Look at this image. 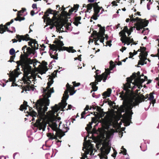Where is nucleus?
Instances as JSON below:
<instances>
[{
  "label": "nucleus",
  "instance_id": "nucleus-1",
  "mask_svg": "<svg viewBox=\"0 0 159 159\" xmlns=\"http://www.w3.org/2000/svg\"><path fill=\"white\" fill-rule=\"evenodd\" d=\"M49 100L48 98H47L44 100L43 103L44 105L39 100H38L35 104L40 118L37 120L36 122L34 124V126L37 127L39 130L42 129L43 131H44L46 127L47 123L42 119L43 116L45 115L48 108L47 106H49Z\"/></svg>",
  "mask_w": 159,
  "mask_h": 159
},
{
  "label": "nucleus",
  "instance_id": "nucleus-2",
  "mask_svg": "<svg viewBox=\"0 0 159 159\" xmlns=\"http://www.w3.org/2000/svg\"><path fill=\"white\" fill-rule=\"evenodd\" d=\"M123 105L121 106L119 109L120 110L123 112L125 111L131 112L133 114L132 109L133 107L138 105L140 102H139L137 98L136 95L130 96L128 98L124 101Z\"/></svg>",
  "mask_w": 159,
  "mask_h": 159
},
{
  "label": "nucleus",
  "instance_id": "nucleus-3",
  "mask_svg": "<svg viewBox=\"0 0 159 159\" xmlns=\"http://www.w3.org/2000/svg\"><path fill=\"white\" fill-rule=\"evenodd\" d=\"M55 120H56V119L54 118L51 117L49 120V122L48 123L49 126L51 128L52 130L56 132L55 135H54L53 133L52 134L50 133L48 134L47 135L49 138V140L57 139V137L61 139V138L65 135L61 130L58 129L57 124L54 122Z\"/></svg>",
  "mask_w": 159,
  "mask_h": 159
},
{
  "label": "nucleus",
  "instance_id": "nucleus-4",
  "mask_svg": "<svg viewBox=\"0 0 159 159\" xmlns=\"http://www.w3.org/2000/svg\"><path fill=\"white\" fill-rule=\"evenodd\" d=\"M58 12L49 8L45 12L43 18L44 20H47V21L49 25L55 24V19L57 18L56 16Z\"/></svg>",
  "mask_w": 159,
  "mask_h": 159
},
{
  "label": "nucleus",
  "instance_id": "nucleus-5",
  "mask_svg": "<svg viewBox=\"0 0 159 159\" xmlns=\"http://www.w3.org/2000/svg\"><path fill=\"white\" fill-rule=\"evenodd\" d=\"M66 87L67 89L64 91L63 97H62L63 98L65 99V100L62 103H59V104L60 105V107L62 109H64L67 104V103L66 102V100L69 97L68 94V92H69L70 94V95H73L75 92L74 87H71L68 83L66 84Z\"/></svg>",
  "mask_w": 159,
  "mask_h": 159
},
{
  "label": "nucleus",
  "instance_id": "nucleus-6",
  "mask_svg": "<svg viewBox=\"0 0 159 159\" xmlns=\"http://www.w3.org/2000/svg\"><path fill=\"white\" fill-rule=\"evenodd\" d=\"M130 21L133 23L137 21V22L134 24V28H136L137 30H140L144 27L147 26L149 23L148 21L146 20L143 21V20L137 17L135 18H134L130 19Z\"/></svg>",
  "mask_w": 159,
  "mask_h": 159
},
{
  "label": "nucleus",
  "instance_id": "nucleus-7",
  "mask_svg": "<svg viewBox=\"0 0 159 159\" xmlns=\"http://www.w3.org/2000/svg\"><path fill=\"white\" fill-rule=\"evenodd\" d=\"M111 148V147L108 142L104 143L100 148L101 153L100 155L99 154L100 159H107V155L109 153Z\"/></svg>",
  "mask_w": 159,
  "mask_h": 159
},
{
  "label": "nucleus",
  "instance_id": "nucleus-8",
  "mask_svg": "<svg viewBox=\"0 0 159 159\" xmlns=\"http://www.w3.org/2000/svg\"><path fill=\"white\" fill-rule=\"evenodd\" d=\"M16 63L17 64L16 68V70H20L19 66H21L23 70V72L24 75L25 76L28 77V75L31 73L32 71V67L29 66H28L25 65L20 61H17Z\"/></svg>",
  "mask_w": 159,
  "mask_h": 159
},
{
  "label": "nucleus",
  "instance_id": "nucleus-9",
  "mask_svg": "<svg viewBox=\"0 0 159 159\" xmlns=\"http://www.w3.org/2000/svg\"><path fill=\"white\" fill-rule=\"evenodd\" d=\"M23 53L24 54H21L20 55V60L22 61L23 64L27 65L29 66H31L30 64H32L34 63V61L33 60L29 58L30 54L25 52V51H24Z\"/></svg>",
  "mask_w": 159,
  "mask_h": 159
},
{
  "label": "nucleus",
  "instance_id": "nucleus-10",
  "mask_svg": "<svg viewBox=\"0 0 159 159\" xmlns=\"http://www.w3.org/2000/svg\"><path fill=\"white\" fill-rule=\"evenodd\" d=\"M19 37L21 38H20V39H19V42H21L22 40L27 41L29 40H31L33 41V43L34 44V48H35V49H38V47L39 45L38 44L36 40L35 39H33L29 37V35L28 34H26L24 36H20L19 35L17 36V37L18 38H19Z\"/></svg>",
  "mask_w": 159,
  "mask_h": 159
},
{
  "label": "nucleus",
  "instance_id": "nucleus-11",
  "mask_svg": "<svg viewBox=\"0 0 159 159\" xmlns=\"http://www.w3.org/2000/svg\"><path fill=\"white\" fill-rule=\"evenodd\" d=\"M59 105L60 106V105L59 104ZM51 108L52 110L49 111L47 113L48 116H49V118L48 120V122H49V120L51 117L54 118L55 119H56L55 118V116L54 115V114L55 112H57L60 108L61 109L60 106L58 107L57 104H55L54 106L52 107ZM61 109H63L62 111H63L64 110H63L64 109L61 108Z\"/></svg>",
  "mask_w": 159,
  "mask_h": 159
},
{
  "label": "nucleus",
  "instance_id": "nucleus-12",
  "mask_svg": "<svg viewBox=\"0 0 159 159\" xmlns=\"http://www.w3.org/2000/svg\"><path fill=\"white\" fill-rule=\"evenodd\" d=\"M148 55L147 52H143L140 53L139 57L140 60L139 61L138 65H140L143 66L144 64H147V61H146V60L147 59V57Z\"/></svg>",
  "mask_w": 159,
  "mask_h": 159
},
{
  "label": "nucleus",
  "instance_id": "nucleus-13",
  "mask_svg": "<svg viewBox=\"0 0 159 159\" xmlns=\"http://www.w3.org/2000/svg\"><path fill=\"white\" fill-rule=\"evenodd\" d=\"M125 111V113L123 114L125 122L127 123V125L128 126L130 125V123L129 122L131 120L132 115L133 114H132V113L130 112H129L127 111Z\"/></svg>",
  "mask_w": 159,
  "mask_h": 159
},
{
  "label": "nucleus",
  "instance_id": "nucleus-14",
  "mask_svg": "<svg viewBox=\"0 0 159 159\" xmlns=\"http://www.w3.org/2000/svg\"><path fill=\"white\" fill-rule=\"evenodd\" d=\"M73 47H70L69 48L65 47H63L59 48V51H65L66 50L69 52H72L74 53L75 52H76V51L73 49Z\"/></svg>",
  "mask_w": 159,
  "mask_h": 159
},
{
  "label": "nucleus",
  "instance_id": "nucleus-15",
  "mask_svg": "<svg viewBox=\"0 0 159 159\" xmlns=\"http://www.w3.org/2000/svg\"><path fill=\"white\" fill-rule=\"evenodd\" d=\"M3 25L2 24L0 25V34H3L4 32H5L6 31H7L8 32L11 33H13V31H11L9 30L7 27V26H6L5 27V28H4Z\"/></svg>",
  "mask_w": 159,
  "mask_h": 159
},
{
  "label": "nucleus",
  "instance_id": "nucleus-16",
  "mask_svg": "<svg viewBox=\"0 0 159 159\" xmlns=\"http://www.w3.org/2000/svg\"><path fill=\"white\" fill-rule=\"evenodd\" d=\"M149 95L148 94L146 95L145 96H144L143 94H141L140 96L138 95L137 97H136L137 99L138 100L140 103L144 101L147 98L148 99L149 98Z\"/></svg>",
  "mask_w": 159,
  "mask_h": 159
},
{
  "label": "nucleus",
  "instance_id": "nucleus-17",
  "mask_svg": "<svg viewBox=\"0 0 159 159\" xmlns=\"http://www.w3.org/2000/svg\"><path fill=\"white\" fill-rule=\"evenodd\" d=\"M96 75L94 76V78L96 80V81H98L97 82H100L102 80L103 81L104 77L103 75H104V74H102L101 75H98V73L97 72H96Z\"/></svg>",
  "mask_w": 159,
  "mask_h": 159
},
{
  "label": "nucleus",
  "instance_id": "nucleus-18",
  "mask_svg": "<svg viewBox=\"0 0 159 159\" xmlns=\"http://www.w3.org/2000/svg\"><path fill=\"white\" fill-rule=\"evenodd\" d=\"M34 85L33 84L31 86L30 85L24 86L23 87L22 89L23 90L26 92L27 91H30V90L34 91Z\"/></svg>",
  "mask_w": 159,
  "mask_h": 159
},
{
  "label": "nucleus",
  "instance_id": "nucleus-19",
  "mask_svg": "<svg viewBox=\"0 0 159 159\" xmlns=\"http://www.w3.org/2000/svg\"><path fill=\"white\" fill-rule=\"evenodd\" d=\"M110 70V69H105V72L104 73H103L102 74H105L104 75H103V76H104V79H103V82H105L106 81V80L107 79V77L108 76V75H110L111 72L110 70Z\"/></svg>",
  "mask_w": 159,
  "mask_h": 159
},
{
  "label": "nucleus",
  "instance_id": "nucleus-20",
  "mask_svg": "<svg viewBox=\"0 0 159 159\" xmlns=\"http://www.w3.org/2000/svg\"><path fill=\"white\" fill-rule=\"evenodd\" d=\"M154 93L153 92L149 94V98L148 100H149L152 104H154L156 102V99H154V97L153 95Z\"/></svg>",
  "mask_w": 159,
  "mask_h": 159
},
{
  "label": "nucleus",
  "instance_id": "nucleus-21",
  "mask_svg": "<svg viewBox=\"0 0 159 159\" xmlns=\"http://www.w3.org/2000/svg\"><path fill=\"white\" fill-rule=\"evenodd\" d=\"M29 106L27 105V102L24 101L23 104L20 106L19 109L20 111H22L23 110L27 109V108Z\"/></svg>",
  "mask_w": 159,
  "mask_h": 159
},
{
  "label": "nucleus",
  "instance_id": "nucleus-22",
  "mask_svg": "<svg viewBox=\"0 0 159 159\" xmlns=\"http://www.w3.org/2000/svg\"><path fill=\"white\" fill-rule=\"evenodd\" d=\"M111 92V89L110 88H108L107 91L103 93L102 95L105 97H109L110 96Z\"/></svg>",
  "mask_w": 159,
  "mask_h": 159
},
{
  "label": "nucleus",
  "instance_id": "nucleus-23",
  "mask_svg": "<svg viewBox=\"0 0 159 159\" xmlns=\"http://www.w3.org/2000/svg\"><path fill=\"white\" fill-rule=\"evenodd\" d=\"M120 36H122V37L120 38V40L121 41L122 43H124V41L126 39L127 37L126 36L125 33H122L120 34Z\"/></svg>",
  "mask_w": 159,
  "mask_h": 159
},
{
  "label": "nucleus",
  "instance_id": "nucleus-24",
  "mask_svg": "<svg viewBox=\"0 0 159 159\" xmlns=\"http://www.w3.org/2000/svg\"><path fill=\"white\" fill-rule=\"evenodd\" d=\"M49 47L50 48V49L52 50V52L53 51H57L58 50V48L56 45L54 44H49Z\"/></svg>",
  "mask_w": 159,
  "mask_h": 159
},
{
  "label": "nucleus",
  "instance_id": "nucleus-25",
  "mask_svg": "<svg viewBox=\"0 0 159 159\" xmlns=\"http://www.w3.org/2000/svg\"><path fill=\"white\" fill-rule=\"evenodd\" d=\"M92 123L89 122V123L87 125V126L85 128V129L89 133H92V132L90 131L92 128Z\"/></svg>",
  "mask_w": 159,
  "mask_h": 159
},
{
  "label": "nucleus",
  "instance_id": "nucleus-26",
  "mask_svg": "<svg viewBox=\"0 0 159 159\" xmlns=\"http://www.w3.org/2000/svg\"><path fill=\"white\" fill-rule=\"evenodd\" d=\"M130 83L129 82H126L125 84H124L123 89L126 91L129 90L128 88H131Z\"/></svg>",
  "mask_w": 159,
  "mask_h": 159
},
{
  "label": "nucleus",
  "instance_id": "nucleus-27",
  "mask_svg": "<svg viewBox=\"0 0 159 159\" xmlns=\"http://www.w3.org/2000/svg\"><path fill=\"white\" fill-rule=\"evenodd\" d=\"M84 148L86 150V151L85 152V154H86V155L88 154L90 152V154L91 155L92 154L93 150L92 148Z\"/></svg>",
  "mask_w": 159,
  "mask_h": 159
},
{
  "label": "nucleus",
  "instance_id": "nucleus-28",
  "mask_svg": "<svg viewBox=\"0 0 159 159\" xmlns=\"http://www.w3.org/2000/svg\"><path fill=\"white\" fill-rule=\"evenodd\" d=\"M29 115L32 116V117H33L34 116L36 117V116H39V117L38 118V119L37 120L39 119L40 118V117L39 115V114H38V115H37V113L35 112L34 111H30L29 113ZM36 120V121H37Z\"/></svg>",
  "mask_w": 159,
  "mask_h": 159
},
{
  "label": "nucleus",
  "instance_id": "nucleus-29",
  "mask_svg": "<svg viewBox=\"0 0 159 159\" xmlns=\"http://www.w3.org/2000/svg\"><path fill=\"white\" fill-rule=\"evenodd\" d=\"M57 48H58V50H59V48L62 47L64 45V44L62 41H61L60 39L58 40L57 44L56 45Z\"/></svg>",
  "mask_w": 159,
  "mask_h": 159
},
{
  "label": "nucleus",
  "instance_id": "nucleus-30",
  "mask_svg": "<svg viewBox=\"0 0 159 159\" xmlns=\"http://www.w3.org/2000/svg\"><path fill=\"white\" fill-rule=\"evenodd\" d=\"M14 75L13 72H11V73L10 75L9 76L10 78L9 79V81L10 82H13L14 81H16V78L15 77Z\"/></svg>",
  "mask_w": 159,
  "mask_h": 159
},
{
  "label": "nucleus",
  "instance_id": "nucleus-31",
  "mask_svg": "<svg viewBox=\"0 0 159 159\" xmlns=\"http://www.w3.org/2000/svg\"><path fill=\"white\" fill-rule=\"evenodd\" d=\"M120 97L122 98L123 99H124V100H125L129 98L127 97L126 95L124 94V92L123 91H122L120 93Z\"/></svg>",
  "mask_w": 159,
  "mask_h": 159
},
{
  "label": "nucleus",
  "instance_id": "nucleus-32",
  "mask_svg": "<svg viewBox=\"0 0 159 159\" xmlns=\"http://www.w3.org/2000/svg\"><path fill=\"white\" fill-rule=\"evenodd\" d=\"M102 8V7L97 8L94 7V8H93L94 15H98V14L101 9Z\"/></svg>",
  "mask_w": 159,
  "mask_h": 159
},
{
  "label": "nucleus",
  "instance_id": "nucleus-33",
  "mask_svg": "<svg viewBox=\"0 0 159 159\" xmlns=\"http://www.w3.org/2000/svg\"><path fill=\"white\" fill-rule=\"evenodd\" d=\"M141 76H138L137 78H136L134 80V82L133 83V84L135 85H138L139 84V82L141 79Z\"/></svg>",
  "mask_w": 159,
  "mask_h": 159
},
{
  "label": "nucleus",
  "instance_id": "nucleus-34",
  "mask_svg": "<svg viewBox=\"0 0 159 159\" xmlns=\"http://www.w3.org/2000/svg\"><path fill=\"white\" fill-rule=\"evenodd\" d=\"M86 7H87V10L85 12L86 13L89 12H90V11H89L91 10L92 9V7H93V4L92 3H89L87 5Z\"/></svg>",
  "mask_w": 159,
  "mask_h": 159
},
{
  "label": "nucleus",
  "instance_id": "nucleus-35",
  "mask_svg": "<svg viewBox=\"0 0 159 159\" xmlns=\"http://www.w3.org/2000/svg\"><path fill=\"white\" fill-rule=\"evenodd\" d=\"M49 83H47V86L46 87V89L44 88L43 89V92L44 93H46L47 91H50L49 89L50 88V87L51 86V84H49Z\"/></svg>",
  "mask_w": 159,
  "mask_h": 159
},
{
  "label": "nucleus",
  "instance_id": "nucleus-36",
  "mask_svg": "<svg viewBox=\"0 0 159 159\" xmlns=\"http://www.w3.org/2000/svg\"><path fill=\"white\" fill-rule=\"evenodd\" d=\"M110 65L109 69L110 70H112L115 67L116 64H114V62L112 61H111L110 62Z\"/></svg>",
  "mask_w": 159,
  "mask_h": 159
},
{
  "label": "nucleus",
  "instance_id": "nucleus-37",
  "mask_svg": "<svg viewBox=\"0 0 159 159\" xmlns=\"http://www.w3.org/2000/svg\"><path fill=\"white\" fill-rule=\"evenodd\" d=\"M53 53V52H50V56L51 58H53V59L57 60L58 58V54H57L56 55V56H55L54 55H53L52 54Z\"/></svg>",
  "mask_w": 159,
  "mask_h": 159
},
{
  "label": "nucleus",
  "instance_id": "nucleus-38",
  "mask_svg": "<svg viewBox=\"0 0 159 159\" xmlns=\"http://www.w3.org/2000/svg\"><path fill=\"white\" fill-rule=\"evenodd\" d=\"M96 113L98 114L99 118H102L103 117L106 113L105 112L103 111V110L102 111L99 113H98L97 112Z\"/></svg>",
  "mask_w": 159,
  "mask_h": 159
},
{
  "label": "nucleus",
  "instance_id": "nucleus-39",
  "mask_svg": "<svg viewBox=\"0 0 159 159\" xmlns=\"http://www.w3.org/2000/svg\"><path fill=\"white\" fill-rule=\"evenodd\" d=\"M92 88V90L91 91V92L92 93V91H96L98 89V87L95 84L94 85L93 84H91Z\"/></svg>",
  "mask_w": 159,
  "mask_h": 159
},
{
  "label": "nucleus",
  "instance_id": "nucleus-40",
  "mask_svg": "<svg viewBox=\"0 0 159 159\" xmlns=\"http://www.w3.org/2000/svg\"><path fill=\"white\" fill-rule=\"evenodd\" d=\"M53 80V77L52 76L50 75H49V81L48 83H49V84H51V85L53 83L54 81Z\"/></svg>",
  "mask_w": 159,
  "mask_h": 159
},
{
  "label": "nucleus",
  "instance_id": "nucleus-41",
  "mask_svg": "<svg viewBox=\"0 0 159 159\" xmlns=\"http://www.w3.org/2000/svg\"><path fill=\"white\" fill-rule=\"evenodd\" d=\"M55 23H56V24H55V26L56 27L57 30H58L59 31H60L61 30V28L60 25V22L55 21Z\"/></svg>",
  "mask_w": 159,
  "mask_h": 159
},
{
  "label": "nucleus",
  "instance_id": "nucleus-42",
  "mask_svg": "<svg viewBox=\"0 0 159 159\" xmlns=\"http://www.w3.org/2000/svg\"><path fill=\"white\" fill-rule=\"evenodd\" d=\"M23 36V35H19V34H17L16 35V38L17 39H17H12V41L13 42V43H15V42H17L18 41L19 42V39H20V38H20V37H19V38H18L17 37V36Z\"/></svg>",
  "mask_w": 159,
  "mask_h": 159
},
{
  "label": "nucleus",
  "instance_id": "nucleus-43",
  "mask_svg": "<svg viewBox=\"0 0 159 159\" xmlns=\"http://www.w3.org/2000/svg\"><path fill=\"white\" fill-rule=\"evenodd\" d=\"M129 30L127 26H125L124 27V29L122 30H121L119 33V34H120L122 33H126L127 31Z\"/></svg>",
  "mask_w": 159,
  "mask_h": 159
},
{
  "label": "nucleus",
  "instance_id": "nucleus-44",
  "mask_svg": "<svg viewBox=\"0 0 159 159\" xmlns=\"http://www.w3.org/2000/svg\"><path fill=\"white\" fill-rule=\"evenodd\" d=\"M20 156V154L18 152H16L13 154V157L14 159H17Z\"/></svg>",
  "mask_w": 159,
  "mask_h": 159
},
{
  "label": "nucleus",
  "instance_id": "nucleus-45",
  "mask_svg": "<svg viewBox=\"0 0 159 159\" xmlns=\"http://www.w3.org/2000/svg\"><path fill=\"white\" fill-rule=\"evenodd\" d=\"M15 52L14 48H11L9 51V53L11 55H14L15 54Z\"/></svg>",
  "mask_w": 159,
  "mask_h": 159
},
{
  "label": "nucleus",
  "instance_id": "nucleus-46",
  "mask_svg": "<svg viewBox=\"0 0 159 159\" xmlns=\"http://www.w3.org/2000/svg\"><path fill=\"white\" fill-rule=\"evenodd\" d=\"M16 56V55L14 54V55H12L10 57V59L8 61L12 62L13 61L14 62V59L15 58Z\"/></svg>",
  "mask_w": 159,
  "mask_h": 159
},
{
  "label": "nucleus",
  "instance_id": "nucleus-47",
  "mask_svg": "<svg viewBox=\"0 0 159 159\" xmlns=\"http://www.w3.org/2000/svg\"><path fill=\"white\" fill-rule=\"evenodd\" d=\"M43 70L44 72L41 73V74H45L46 72L48 70V67L47 66H43Z\"/></svg>",
  "mask_w": 159,
  "mask_h": 159
},
{
  "label": "nucleus",
  "instance_id": "nucleus-48",
  "mask_svg": "<svg viewBox=\"0 0 159 159\" xmlns=\"http://www.w3.org/2000/svg\"><path fill=\"white\" fill-rule=\"evenodd\" d=\"M32 49L30 47H28L27 49V52H26L28 53V54H31V51H32Z\"/></svg>",
  "mask_w": 159,
  "mask_h": 159
},
{
  "label": "nucleus",
  "instance_id": "nucleus-49",
  "mask_svg": "<svg viewBox=\"0 0 159 159\" xmlns=\"http://www.w3.org/2000/svg\"><path fill=\"white\" fill-rule=\"evenodd\" d=\"M47 92H46V93H45L46 96L47 98H49L51 97V93H52L50 92V91H48Z\"/></svg>",
  "mask_w": 159,
  "mask_h": 159
},
{
  "label": "nucleus",
  "instance_id": "nucleus-50",
  "mask_svg": "<svg viewBox=\"0 0 159 159\" xmlns=\"http://www.w3.org/2000/svg\"><path fill=\"white\" fill-rule=\"evenodd\" d=\"M26 10L25 8H22L21 10L18 11L17 13V14H22L21 13H23Z\"/></svg>",
  "mask_w": 159,
  "mask_h": 159
},
{
  "label": "nucleus",
  "instance_id": "nucleus-51",
  "mask_svg": "<svg viewBox=\"0 0 159 159\" xmlns=\"http://www.w3.org/2000/svg\"><path fill=\"white\" fill-rule=\"evenodd\" d=\"M121 149H122L123 150V151L122 152V153L124 155H126L127 154V151L124 148V146H122L121 147Z\"/></svg>",
  "mask_w": 159,
  "mask_h": 159
},
{
  "label": "nucleus",
  "instance_id": "nucleus-52",
  "mask_svg": "<svg viewBox=\"0 0 159 159\" xmlns=\"http://www.w3.org/2000/svg\"><path fill=\"white\" fill-rule=\"evenodd\" d=\"M72 83L73 84L74 87H77L80 86V83H76L75 81L73 82H72Z\"/></svg>",
  "mask_w": 159,
  "mask_h": 159
},
{
  "label": "nucleus",
  "instance_id": "nucleus-53",
  "mask_svg": "<svg viewBox=\"0 0 159 159\" xmlns=\"http://www.w3.org/2000/svg\"><path fill=\"white\" fill-rule=\"evenodd\" d=\"M98 33L96 30H93L92 33L91 34V35L93 37H96L98 34Z\"/></svg>",
  "mask_w": 159,
  "mask_h": 159
},
{
  "label": "nucleus",
  "instance_id": "nucleus-54",
  "mask_svg": "<svg viewBox=\"0 0 159 159\" xmlns=\"http://www.w3.org/2000/svg\"><path fill=\"white\" fill-rule=\"evenodd\" d=\"M99 16V15H94V13L93 15L92 16V17H91V19H93L94 20H97V19L98 18H97Z\"/></svg>",
  "mask_w": 159,
  "mask_h": 159
},
{
  "label": "nucleus",
  "instance_id": "nucleus-55",
  "mask_svg": "<svg viewBox=\"0 0 159 159\" xmlns=\"http://www.w3.org/2000/svg\"><path fill=\"white\" fill-rule=\"evenodd\" d=\"M81 17L80 16H76L75 18V20L76 22H80V21L81 20Z\"/></svg>",
  "mask_w": 159,
  "mask_h": 159
},
{
  "label": "nucleus",
  "instance_id": "nucleus-56",
  "mask_svg": "<svg viewBox=\"0 0 159 159\" xmlns=\"http://www.w3.org/2000/svg\"><path fill=\"white\" fill-rule=\"evenodd\" d=\"M96 107L97 108V111L99 112V113L100 112L103 110V109H102L100 107L98 106H96Z\"/></svg>",
  "mask_w": 159,
  "mask_h": 159
},
{
  "label": "nucleus",
  "instance_id": "nucleus-57",
  "mask_svg": "<svg viewBox=\"0 0 159 159\" xmlns=\"http://www.w3.org/2000/svg\"><path fill=\"white\" fill-rule=\"evenodd\" d=\"M14 75L15 76H18L19 75V72L18 70H16V69H15L13 71Z\"/></svg>",
  "mask_w": 159,
  "mask_h": 159
},
{
  "label": "nucleus",
  "instance_id": "nucleus-58",
  "mask_svg": "<svg viewBox=\"0 0 159 159\" xmlns=\"http://www.w3.org/2000/svg\"><path fill=\"white\" fill-rule=\"evenodd\" d=\"M133 80V78H131L130 77H128L127 78V82H129L130 83H132V81Z\"/></svg>",
  "mask_w": 159,
  "mask_h": 159
},
{
  "label": "nucleus",
  "instance_id": "nucleus-59",
  "mask_svg": "<svg viewBox=\"0 0 159 159\" xmlns=\"http://www.w3.org/2000/svg\"><path fill=\"white\" fill-rule=\"evenodd\" d=\"M151 56L152 57H158V59H159V48L157 50V53L156 54V55H155L154 54H152L151 55Z\"/></svg>",
  "mask_w": 159,
  "mask_h": 159
},
{
  "label": "nucleus",
  "instance_id": "nucleus-60",
  "mask_svg": "<svg viewBox=\"0 0 159 159\" xmlns=\"http://www.w3.org/2000/svg\"><path fill=\"white\" fill-rule=\"evenodd\" d=\"M22 80H23V82H24V83L25 84L26 83V82L28 81L27 78L26 76H25L24 74V76L22 78Z\"/></svg>",
  "mask_w": 159,
  "mask_h": 159
},
{
  "label": "nucleus",
  "instance_id": "nucleus-61",
  "mask_svg": "<svg viewBox=\"0 0 159 159\" xmlns=\"http://www.w3.org/2000/svg\"><path fill=\"white\" fill-rule=\"evenodd\" d=\"M93 4V8H94V7L97 8V7H100L98 5V3L97 2H95L93 3H92Z\"/></svg>",
  "mask_w": 159,
  "mask_h": 159
},
{
  "label": "nucleus",
  "instance_id": "nucleus-62",
  "mask_svg": "<svg viewBox=\"0 0 159 159\" xmlns=\"http://www.w3.org/2000/svg\"><path fill=\"white\" fill-rule=\"evenodd\" d=\"M57 71L58 70H55L54 72L52 74V75L51 76L53 77V78H55L56 76V75Z\"/></svg>",
  "mask_w": 159,
  "mask_h": 159
},
{
  "label": "nucleus",
  "instance_id": "nucleus-63",
  "mask_svg": "<svg viewBox=\"0 0 159 159\" xmlns=\"http://www.w3.org/2000/svg\"><path fill=\"white\" fill-rule=\"evenodd\" d=\"M131 78H133V79H135L137 77L136 74L135 72L133 73L132 75L130 76Z\"/></svg>",
  "mask_w": 159,
  "mask_h": 159
},
{
  "label": "nucleus",
  "instance_id": "nucleus-64",
  "mask_svg": "<svg viewBox=\"0 0 159 159\" xmlns=\"http://www.w3.org/2000/svg\"><path fill=\"white\" fill-rule=\"evenodd\" d=\"M79 6L78 4H75L74 5L73 8L74 9V10H77L78 8H79Z\"/></svg>",
  "mask_w": 159,
  "mask_h": 159
}]
</instances>
